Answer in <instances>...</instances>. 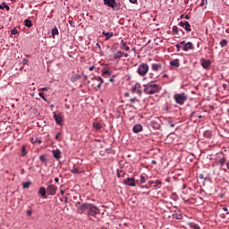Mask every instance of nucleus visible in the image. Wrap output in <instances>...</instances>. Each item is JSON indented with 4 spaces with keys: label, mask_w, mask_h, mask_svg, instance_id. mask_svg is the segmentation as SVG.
Here are the masks:
<instances>
[{
    "label": "nucleus",
    "mask_w": 229,
    "mask_h": 229,
    "mask_svg": "<svg viewBox=\"0 0 229 229\" xmlns=\"http://www.w3.org/2000/svg\"><path fill=\"white\" fill-rule=\"evenodd\" d=\"M123 183L125 185H128L129 187H135V178L131 177H128L127 179L124 180Z\"/></svg>",
    "instance_id": "8"
},
{
    "label": "nucleus",
    "mask_w": 229,
    "mask_h": 229,
    "mask_svg": "<svg viewBox=\"0 0 229 229\" xmlns=\"http://www.w3.org/2000/svg\"><path fill=\"white\" fill-rule=\"evenodd\" d=\"M173 31H174V35H178V29L176 27L173 29Z\"/></svg>",
    "instance_id": "42"
},
{
    "label": "nucleus",
    "mask_w": 229,
    "mask_h": 229,
    "mask_svg": "<svg viewBox=\"0 0 229 229\" xmlns=\"http://www.w3.org/2000/svg\"><path fill=\"white\" fill-rule=\"evenodd\" d=\"M55 183H58V182H60V179H58V177H55Z\"/></svg>",
    "instance_id": "54"
},
{
    "label": "nucleus",
    "mask_w": 229,
    "mask_h": 229,
    "mask_svg": "<svg viewBox=\"0 0 229 229\" xmlns=\"http://www.w3.org/2000/svg\"><path fill=\"white\" fill-rule=\"evenodd\" d=\"M132 130L134 133H140V131H142V126L140 124H136Z\"/></svg>",
    "instance_id": "14"
},
{
    "label": "nucleus",
    "mask_w": 229,
    "mask_h": 229,
    "mask_svg": "<svg viewBox=\"0 0 229 229\" xmlns=\"http://www.w3.org/2000/svg\"><path fill=\"white\" fill-rule=\"evenodd\" d=\"M52 154L56 160H60L62 158V152L60 149L52 150Z\"/></svg>",
    "instance_id": "9"
},
{
    "label": "nucleus",
    "mask_w": 229,
    "mask_h": 229,
    "mask_svg": "<svg viewBox=\"0 0 229 229\" xmlns=\"http://www.w3.org/2000/svg\"><path fill=\"white\" fill-rule=\"evenodd\" d=\"M137 72L140 76H146V74L149 72V65H148L146 63H142L139 65Z\"/></svg>",
    "instance_id": "3"
},
{
    "label": "nucleus",
    "mask_w": 229,
    "mask_h": 229,
    "mask_svg": "<svg viewBox=\"0 0 229 229\" xmlns=\"http://www.w3.org/2000/svg\"><path fill=\"white\" fill-rule=\"evenodd\" d=\"M28 59H26V58H24V59H22V64H23V65H28Z\"/></svg>",
    "instance_id": "44"
},
{
    "label": "nucleus",
    "mask_w": 229,
    "mask_h": 229,
    "mask_svg": "<svg viewBox=\"0 0 229 229\" xmlns=\"http://www.w3.org/2000/svg\"><path fill=\"white\" fill-rule=\"evenodd\" d=\"M62 135V133L58 132L56 135H55V140H60V136Z\"/></svg>",
    "instance_id": "43"
},
{
    "label": "nucleus",
    "mask_w": 229,
    "mask_h": 229,
    "mask_svg": "<svg viewBox=\"0 0 229 229\" xmlns=\"http://www.w3.org/2000/svg\"><path fill=\"white\" fill-rule=\"evenodd\" d=\"M38 96H39V98H42V99H43L44 101H47V98H46V97L44 96V92H39V93H38Z\"/></svg>",
    "instance_id": "34"
},
{
    "label": "nucleus",
    "mask_w": 229,
    "mask_h": 229,
    "mask_svg": "<svg viewBox=\"0 0 229 229\" xmlns=\"http://www.w3.org/2000/svg\"><path fill=\"white\" fill-rule=\"evenodd\" d=\"M160 69H162V64H152V71L157 72V71H160Z\"/></svg>",
    "instance_id": "12"
},
{
    "label": "nucleus",
    "mask_w": 229,
    "mask_h": 229,
    "mask_svg": "<svg viewBox=\"0 0 229 229\" xmlns=\"http://www.w3.org/2000/svg\"><path fill=\"white\" fill-rule=\"evenodd\" d=\"M226 44H228V41H226V39H222L220 41L221 47H225L226 46Z\"/></svg>",
    "instance_id": "29"
},
{
    "label": "nucleus",
    "mask_w": 229,
    "mask_h": 229,
    "mask_svg": "<svg viewBox=\"0 0 229 229\" xmlns=\"http://www.w3.org/2000/svg\"><path fill=\"white\" fill-rule=\"evenodd\" d=\"M175 47H177V49H180V47H182V46H180L178 44Z\"/></svg>",
    "instance_id": "59"
},
{
    "label": "nucleus",
    "mask_w": 229,
    "mask_h": 229,
    "mask_svg": "<svg viewBox=\"0 0 229 229\" xmlns=\"http://www.w3.org/2000/svg\"><path fill=\"white\" fill-rule=\"evenodd\" d=\"M60 192H61L62 196H64V194H65V191H64V190H61Z\"/></svg>",
    "instance_id": "55"
},
{
    "label": "nucleus",
    "mask_w": 229,
    "mask_h": 229,
    "mask_svg": "<svg viewBox=\"0 0 229 229\" xmlns=\"http://www.w3.org/2000/svg\"><path fill=\"white\" fill-rule=\"evenodd\" d=\"M192 228H193V229H201V227H199V225H194L192 226Z\"/></svg>",
    "instance_id": "48"
},
{
    "label": "nucleus",
    "mask_w": 229,
    "mask_h": 229,
    "mask_svg": "<svg viewBox=\"0 0 229 229\" xmlns=\"http://www.w3.org/2000/svg\"><path fill=\"white\" fill-rule=\"evenodd\" d=\"M199 178H200V180H203V179L205 178V176L203 175V174H200L199 175Z\"/></svg>",
    "instance_id": "52"
},
{
    "label": "nucleus",
    "mask_w": 229,
    "mask_h": 229,
    "mask_svg": "<svg viewBox=\"0 0 229 229\" xmlns=\"http://www.w3.org/2000/svg\"><path fill=\"white\" fill-rule=\"evenodd\" d=\"M140 182L141 183H146V177H145L144 175H140Z\"/></svg>",
    "instance_id": "36"
},
{
    "label": "nucleus",
    "mask_w": 229,
    "mask_h": 229,
    "mask_svg": "<svg viewBox=\"0 0 229 229\" xmlns=\"http://www.w3.org/2000/svg\"><path fill=\"white\" fill-rule=\"evenodd\" d=\"M38 192H39L41 198H46V188L41 187V188L39 189Z\"/></svg>",
    "instance_id": "19"
},
{
    "label": "nucleus",
    "mask_w": 229,
    "mask_h": 229,
    "mask_svg": "<svg viewBox=\"0 0 229 229\" xmlns=\"http://www.w3.org/2000/svg\"><path fill=\"white\" fill-rule=\"evenodd\" d=\"M159 185H162V181L160 180H157L156 182H154V188L157 189V187H158Z\"/></svg>",
    "instance_id": "27"
},
{
    "label": "nucleus",
    "mask_w": 229,
    "mask_h": 229,
    "mask_svg": "<svg viewBox=\"0 0 229 229\" xmlns=\"http://www.w3.org/2000/svg\"><path fill=\"white\" fill-rule=\"evenodd\" d=\"M148 183L150 187H151V185H155V182H153V181H148Z\"/></svg>",
    "instance_id": "49"
},
{
    "label": "nucleus",
    "mask_w": 229,
    "mask_h": 229,
    "mask_svg": "<svg viewBox=\"0 0 229 229\" xmlns=\"http://www.w3.org/2000/svg\"><path fill=\"white\" fill-rule=\"evenodd\" d=\"M26 155V148L22 147L21 148V157H24Z\"/></svg>",
    "instance_id": "39"
},
{
    "label": "nucleus",
    "mask_w": 229,
    "mask_h": 229,
    "mask_svg": "<svg viewBox=\"0 0 229 229\" xmlns=\"http://www.w3.org/2000/svg\"><path fill=\"white\" fill-rule=\"evenodd\" d=\"M185 19L189 20V19H190L189 15H186V16H185Z\"/></svg>",
    "instance_id": "62"
},
{
    "label": "nucleus",
    "mask_w": 229,
    "mask_h": 229,
    "mask_svg": "<svg viewBox=\"0 0 229 229\" xmlns=\"http://www.w3.org/2000/svg\"><path fill=\"white\" fill-rule=\"evenodd\" d=\"M93 128L95 130H97L98 131H99V130H101V128H102L101 123H93Z\"/></svg>",
    "instance_id": "20"
},
{
    "label": "nucleus",
    "mask_w": 229,
    "mask_h": 229,
    "mask_svg": "<svg viewBox=\"0 0 229 229\" xmlns=\"http://www.w3.org/2000/svg\"><path fill=\"white\" fill-rule=\"evenodd\" d=\"M79 208L81 212L89 210V216H96L97 214H99V208L92 204H82Z\"/></svg>",
    "instance_id": "1"
},
{
    "label": "nucleus",
    "mask_w": 229,
    "mask_h": 229,
    "mask_svg": "<svg viewBox=\"0 0 229 229\" xmlns=\"http://www.w3.org/2000/svg\"><path fill=\"white\" fill-rule=\"evenodd\" d=\"M102 35H105L106 38L105 40H110V38H112V37H114V32H102Z\"/></svg>",
    "instance_id": "13"
},
{
    "label": "nucleus",
    "mask_w": 229,
    "mask_h": 229,
    "mask_svg": "<svg viewBox=\"0 0 229 229\" xmlns=\"http://www.w3.org/2000/svg\"><path fill=\"white\" fill-rule=\"evenodd\" d=\"M140 87V84H135L134 87L132 88L133 92H135V90H137V89H139Z\"/></svg>",
    "instance_id": "40"
},
{
    "label": "nucleus",
    "mask_w": 229,
    "mask_h": 229,
    "mask_svg": "<svg viewBox=\"0 0 229 229\" xmlns=\"http://www.w3.org/2000/svg\"><path fill=\"white\" fill-rule=\"evenodd\" d=\"M52 35H53V37H55V35H58V29L57 28H54L52 30Z\"/></svg>",
    "instance_id": "33"
},
{
    "label": "nucleus",
    "mask_w": 229,
    "mask_h": 229,
    "mask_svg": "<svg viewBox=\"0 0 229 229\" xmlns=\"http://www.w3.org/2000/svg\"><path fill=\"white\" fill-rule=\"evenodd\" d=\"M130 3H131V4H135V3H137V0H129Z\"/></svg>",
    "instance_id": "53"
},
{
    "label": "nucleus",
    "mask_w": 229,
    "mask_h": 229,
    "mask_svg": "<svg viewBox=\"0 0 229 229\" xmlns=\"http://www.w3.org/2000/svg\"><path fill=\"white\" fill-rule=\"evenodd\" d=\"M47 192L49 196H55L56 194V187L53 184H50L47 188Z\"/></svg>",
    "instance_id": "6"
},
{
    "label": "nucleus",
    "mask_w": 229,
    "mask_h": 229,
    "mask_svg": "<svg viewBox=\"0 0 229 229\" xmlns=\"http://www.w3.org/2000/svg\"><path fill=\"white\" fill-rule=\"evenodd\" d=\"M123 56H124L125 58H128V54H123Z\"/></svg>",
    "instance_id": "60"
},
{
    "label": "nucleus",
    "mask_w": 229,
    "mask_h": 229,
    "mask_svg": "<svg viewBox=\"0 0 229 229\" xmlns=\"http://www.w3.org/2000/svg\"><path fill=\"white\" fill-rule=\"evenodd\" d=\"M170 65H172V67H180V60L175 59L171 61Z\"/></svg>",
    "instance_id": "15"
},
{
    "label": "nucleus",
    "mask_w": 229,
    "mask_h": 229,
    "mask_svg": "<svg viewBox=\"0 0 229 229\" xmlns=\"http://www.w3.org/2000/svg\"><path fill=\"white\" fill-rule=\"evenodd\" d=\"M23 189H28L31 185V182H22Z\"/></svg>",
    "instance_id": "28"
},
{
    "label": "nucleus",
    "mask_w": 229,
    "mask_h": 229,
    "mask_svg": "<svg viewBox=\"0 0 229 229\" xmlns=\"http://www.w3.org/2000/svg\"><path fill=\"white\" fill-rule=\"evenodd\" d=\"M123 55H124V53L121 52V51L114 53V60H119V58H121L123 56Z\"/></svg>",
    "instance_id": "16"
},
{
    "label": "nucleus",
    "mask_w": 229,
    "mask_h": 229,
    "mask_svg": "<svg viewBox=\"0 0 229 229\" xmlns=\"http://www.w3.org/2000/svg\"><path fill=\"white\" fill-rule=\"evenodd\" d=\"M211 64L212 63L209 60L201 59V65L204 69H208Z\"/></svg>",
    "instance_id": "10"
},
{
    "label": "nucleus",
    "mask_w": 229,
    "mask_h": 229,
    "mask_svg": "<svg viewBox=\"0 0 229 229\" xmlns=\"http://www.w3.org/2000/svg\"><path fill=\"white\" fill-rule=\"evenodd\" d=\"M24 26H26V28H31V26H33V22H31V20L26 19L24 21Z\"/></svg>",
    "instance_id": "18"
},
{
    "label": "nucleus",
    "mask_w": 229,
    "mask_h": 229,
    "mask_svg": "<svg viewBox=\"0 0 229 229\" xmlns=\"http://www.w3.org/2000/svg\"><path fill=\"white\" fill-rule=\"evenodd\" d=\"M38 144H41V142H42V141H40V140H38Z\"/></svg>",
    "instance_id": "63"
},
{
    "label": "nucleus",
    "mask_w": 229,
    "mask_h": 229,
    "mask_svg": "<svg viewBox=\"0 0 229 229\" xmlns=\"http://www.w3.org/2000/svg\"><path fill=\"white\" fill-rule=\"evenodd\" d=\"M137 93H138V94H142V90L138 89Z\"/></svg>",
    "instance_id": "58"
},
{
    "label": "nucleus",
    "mask_w": 229,
    "mask_h": 229,
    "mask_svg": "<svg viewBox=\"0 0 229 229\" xmlns=\"http://www.w3.org/2000/svg\"><path fill=\"white\" fill-rule=\"evenodd\" d=\"M199 119H201V115H199Z\"/></svg>",
    "instance_id": "64"
},
{
    "label": "nucleus",
    "mask_w": 229,
    "mask_h": 229,
    "mask_svg": "<svg viewBox=\"0 0 229 229\" xmlns=\"http://www.w3.org/2000/svg\"><path fill=\"white\" fill-rule=\"evenodd\" d=\"M220 165H225L226 164V159L225 157H222L219 159Z\"/></svg>",
    "instance_id": "30"
},
{
    "label": "nucleus",
    "mask_w": 229,
    "mask_h": 229,
    "mask_svg": "<svg viewBox=\"0 0 229 229\" xmlns=\"http://www.w3.org/2000/svg\"><path fill=\"white\" fill-rule=\"evenodd\" d=\"M167 123L169 124L170 128H174V123L171 118H166Z\"/></svg>",
    "instance_id": "24"
},
{
    "label": "nucleus",
    "mask_w": 229,
    "mask_h": 229,
    "mask_svg": "<svg viewBox=\"0 0 229 229\" xmlns=\"http://www.w3.org/2000/svg\"><path fill=\"white\" fill-rule=\"evenodd\" d=\"M54 119L56 124H62L64 123V116L62 114L54 113Z\"/></svg>",
    "instance_id": "7"
},
{
    "label": "nucleus",
    "mask_w": 229,
    "mask_h": 229,
    "mask_svg": "<svg viewBox=\"0 0 229 229\" xmlns=\"http://www.w3.org/2000/svg\"><path fill=\"white\" fill-rule=\"evenodd\" d=\"M71 173H72V174H80V168L76 167V165H73V168L71 170Z\"/></svg>",
    "instance_id": "21"
},
{
    "label": "nucleus",
    "mask_w": 229,
    "mask_h": 229,
    "mask_svg": "<svg viewBox=\"0 0 229 229\" xmlns=\"http://www.w3.org/2000/svg\"><path fill=\"white\" fill-rule=\"evenodd\" d=\"M97 47H98L99 49H101V45H99V43H97Z\"/></svg>",
    "instance_id": "57"
},
{
    "label": "nucleus",
    "mask_w": 229,
    "mask_h": 229,
    "mask_svg": "<svg viewBox=\"0 0 229 229\" xmlns=\"http://www.w3.org/2000/svg\"><path fill=\"white\" fill-rule=\"evenodd\" d=\"M222 209L224 210V212H226L227 215L229 214L228 208L224 207Z\"/></svg>",
    "instance_id": "47"
},
{
    "label": "nucleus",
    "mask_w": 229,
    "mask_h": 229,
    "mask_svg": "<svg viewBox=\"0 0 229 229\" xmlns=\"http://www.w3.org/2000/svg\"><path fill=\"white\" fill-rule=\"evenodd\" d=\"M180 45L182 46V47H185V46H187V42L185 41H181Z\"/></svg>",
    "instance_id": "45"
},
{
    "label": "nucleus",
    "mask_w": 229,
    "mask_h": 229,
    "mask_svg": "<svg viewBox=\"0 0 229 229\" xmlns=\"http://www.w3.org/2000/svg\"><path fill=\"white\" fill-rule=\"evenodd\" d=\"M117 176L118 178H124V174L123 173V171H117Z\"/></svg>",
    "instance_id": "31"
},
{
    "label": "nucleus",
    "mask_w": 229,
    "mask_h": 229,
    "mask_svg": "<svg viewBox=\"0 0 229 229\" xmlns=\"http://www.w3.org/2000/svg\"><path fill=\"white\" fill-rule=\"evenodd\" d=\"M17 33H19V30H17V29H13V30H11V34H12V35H17Z\"/></svg>",
    "instance_id": "37"
},
{
    "label": "nucleus",
    "mask_w": 229,
    "mask_h": 229,
    "mask_svg": "<svg viewBox=\"0 0 229 229\" xmlns=\"http://www.w3.org/2000/svg\"><path fill=\"white\" fill-rule=\"evenodd\" d=\"M184 30L186 31H191V23H189V21H187L186 24L184 25Z\"/></svg>",
    "instance_id": "26"
},
{
    "label": "nucleus",
    "mask_w": 229,
    "mask_h": 229,
    "mask_svg": "<svg viewBox=\"0 0 229 229\" xmlns=\"http://www.w3.org/2000/svg\"><path fill=\"white\" fill-rule=\"evenodd\" d=\"M189 49H194V45L191 42H187L185 47H182V51H189Z\"/></svg>",
    "instance_id": "11"
},
{
    "label": "nucleus",
    "mask_w": 229,
    "mask_h": 229,
    "mask_svg": "<svg viewBox=\"0 0 229 229\" xmlns=\"http://www.w3.org/2000/svg\"><path fill=\"white\" fill-rule=\"evenodd\" d=\"M152 164L157 165V161L153 160Z\"/></svg>",
    "instance_id": "61"
},
{
    "label": "nucleus",
    "mask_w": 229,
    "mask_h": 229,
    "mask_svg": "<svg viewBox=\"0 0 229 229\" xmlns=\"http://www.w3.org/2000/svg\"><path fill=\"white\" fill-rule=\"evenodd\" d=\"M4 8H5V10H6L7 12H9L10 6H8V5L6 4V3L1 4V5H0V10H4Z\"/></svg>",
    "instance_id": "23"
},
{
    "label": "nucleus",
    "mask_w": 229,
    "mask_h": 229,
    "mask_svg": "<svg viewBox=\"0 0 229 229\" xmlns=\"http://www.w3.org/2000/svg\"><path fill=\"white\" fill-rule=\"evenodd\" d=\"M186 24H187V21H183L179 22V26H181L182 28H185Z\"/></svg>",
    "instance_id": "35"
},
{
    "label": "nucleus",
    "mask_w": 229,
    "mask_h": 229,
    "mask_svg": "<svg viewBox=\"0 0 229 229\" xmlns=\"http://www.w3.org/2000/svg\"><path fill=\"white\" fill-rule=\"evenodd\" d=\"M94 69H95L94 66H90L89 70V71H94Z\"/></svg>",
    "instance_id": "56"
},
{
    "label": "nucleus",
    "mask_w": 229,
    "mask_h": 229,
    "mask_svg": "<svg viewBox=\"0 0 229 229\" xmlns=\"http://www.w3.org/2000/svg\"><path fill=\"white\" fill-rule=\"evenodd\" d=\"M39 160H40V162H47V159L46 158L45 155L39 156Z\"/></svg>",
    "instance_id": "32"
},
{
    "label": "nucleus",
    "mask_w": 229,
    "mask_h": 229,
    "mask_svg": "<svg viewBox=\"0 0 229 229\" xmlns=\"http://www.w3.org/2000/svg\"><path fill=\"white\" fill-rule=\"evenodd\" d=\"M102 76H110V71L106 70L103 72Z\"/></svg>",
    "instance_id": "38"
},
{
    "label": "nucleus",
    "mask_w": 229,
    "mask_h": 229,
    "mask_svg": "<svg viewBox=\"0 0 229 229\" xmlns=\"http://www.w3.org/2000/svg\"><path fill=\"white\" fill-rule=\"evenodd\" d=\"M143 87L145 94L153 95L158 92V85L155 84L154 82H148V84H145Z\"/></svg>",
    "instance_id": "2"
},
{
    "label": "nucleus",
    "mask_w": 229,
    "mask_h": 229,
    "mask_svg": "<svg viewBox=\"0 0 229 229\" xmlns=\"http://www.w3.org/2000/svg\"><path fill=\"white\" fill-rule=\"evenodd\" d=\"M174 99L175 103H177V105H183V103H185V101H187V96L185 95V93L175 94L174 96Z\"/></svg>",
    "instance_id": "4"
},
{
    "label": "nucleus",
    "mask_w": 229,
    "mask_h": 229,
    "mask_svg": "<svg viewBox=\"0 0 229 229\" xmlns=\"http://www.w3.org/2000/svg\"><path fill=\"white\" fill-rule=\"evenodd\" d=\"M104 4L106 6H108L109 8H112L114 10V8H115L117 6V1L115 0H103Z\"/></svg>",
    "instance_id": "5"
},
{
    "label": "nucleus",
    "mask_w": 229,
    "mask_h": 229,
    "mask_svg": "<svg viewBox=\"0 0 229 229\" xmlns=\"http://www.w3.org/2000/svg\"><path fill=\"white\" fill-rule=\"evenodd\" d=\"M205 4H208V0H202L200 6H205Z\"/></svg>",
    "instance_id": "41"
},
{
    "label": "nucleus",
    "mask_w": 229,
    "mask_h": 229,
    "mask_svg": "<svg viewBox=\"0 0 229 229\" xmlns=\"http://www.w3.org/2000/svg\"><path fill=\"white\" fill-rule=\"evenodd\" d=\"M95 80H97V81H100L98 84V89H101V85H103V83H104L103 79L101 77H95Z\"/></svg>",
    "instance_id": "22"
},
{
    "label": "nucleus",
    "mask_w": 229,
    "mask_h": 229,
    "mask_svg": "<svg viewBox=\"0 0 229 229\" xmlns=\"http://www.w3.org/2000/svg\"><path fill=\"white\" fill-rule=\"evenodd\" d=\"M129 101L130 103H135V101H137V98H131Z\"/></svg>",
    "instance_id": "46"
},
{
    "label": "nucleus",
    "mask_w": 229,
    "mask_h": 229,
    "mask_svg": "<svg viewBox=\"0 0 229 229\" xmlns=\"http://www.w3.org/2000/svg\"><path fill=\"white\" fill-rule=\"evenodd\" d=\"M81 78V75L80 74H75L73 76L71 77V81L72 83H74L75 81H78V80H80Z\"/></svg>",
    "instance_id": "17"
},
{
    "label": "nucleus",
    "mask_w": 229,
    "mask_h": 229,
    "mask_svg": "<svg viewBox=\"0 0 229 229\" xmlns=\"http://www.w3.org/2000/svg\"><path fill=\"white\" fill-rule=\"evenodd\" d=\"M41 90H42L43 92H46V91L49 90V88H42Z\"/></svg>",
    "instance_id": "51"
},
{
    "label": "nucleus",
    "mask_w": 229,
    "mask_h": 229,
    "mask_svg": "<svg viewBox=\"0 0 229 229\" xmlns=\"http://www.w3.org/2000/svg\"><path fill=\"white\" fill-rule=\"evenodd\" d=\"M31 214H33V211H31V210H28V211H27V216H31Z\"/></svg>",
    "instance_id": "50"
},
{
    "label": "nucleus",
    "mask_w": 229,
    "mask_h": 229,
    "mask_svg": "<svg viewBox=\"0 0 229 229\" xmlns=\"http://www.w3.org/2000/svg\"><path fill=\"white\" fill-rule=\"evenodd\" d=\"M121 45L124 47L125 51H130V47L126 46V42H124V40L121 41Z\"/></svg>",
    "instance_id": "25"
}]
</instances>
